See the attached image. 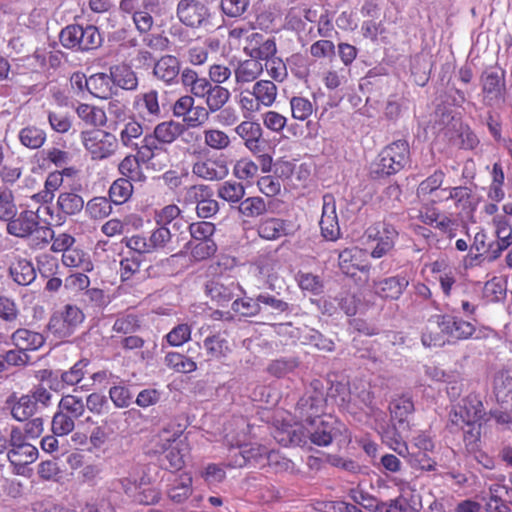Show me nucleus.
<instances>
[{
	"instance_id": "7ed1b4c3",
	"label": "nucleus",
	"mask_w": 512,
	"mask_h": 512,
	"mask_svg": "<svg viewBox=\"0 0 512 512\" xmlns=\"http://www.w3.org/2000/svg\"><path fill=\"white\" fill-rule=\"evenodd\" d=\"M180 425L168 424L153 439L157 447L155 452L165 453V458L172 469L179 470L184 466V459L188 453V446L181 438Z\"/></svg>"
},
{
	"instance_id": "1a4fd4ad",
	"label": "nucleus",
	"mask_w": 512,
	"mask_h": 512,
	"mask_svg": "<svg viewBox=\"0 0 512 512\" xmlns=\"http://www.w3.org/2000/svg\"><path fill=\"white\" fill-rule=\"evenodd\" d=\"M171 241V232L166 226L155 229L150 236L134 235L126 245L139 254L152 253L164 248Z\"/></svg>"
},
{
	"instance_id": "39448f33",
	"label": "nucleus",
	"mask_w": 512,
	"mask_h": 512,
	"mask_svg": "<svg viewBox=\"0 0 512 512\" xmlns=\"http://www.w3.org/2000/svg\"><path fill=\"white\" fill-rule=\"evenodd\" d=\"M365 243L371 246L370 256L379 259L387 255L395 246L398 238L396 228L386 222L379 221L369 226L364 233Z\"/></svg>"
},
{
	"instance_id": "052dcab7",
	"label": "nucleus",
	"mask_w": 512,
	"mask_h": 512,
	"mask_svg": "<svg viewBox=\"0 0 512 512\" xmlns=\"http://www.w3.org/2000/svg\"><path fill=\"white\" fill-rule=\"evenodd\" d=\"M239 212L245 217H258L266 212V203L261 197H249L240 203Z\"/></svg>"
},
{
	"instance_id": "4468645a",
	"label": "nucleus",
	"mask_w": 512,
	"mask_h": 512,
	"mask_svg": "<svg viewBox=\"0 0 512 512\" xmlns=\"http://www.w3.org/2000/svg\"><path fill=\"white\" fill-rule=\"evenodd\" d=\"M426 267L429 268L434 279L439 282L443 294L449 296L456 283V268L450 264V261L446 257H441L426 265Z\"/></svg>"
},
{
	"instance_id": "bb28decb",
	"label": "nucleus",
	"mask_w": 512,
	"mask_h": 512,
	"mask_svg": "<svg viewBox=\"0 0 512 512\" xmlns=\"http://www.w3.org/2000/svg\"><path fill=\"white\" fill-rule=\"evenodd\" d=\"M88 91L97 98L108 99L116 90L111 75L97 73L88 78Z\"/></svg>"
},
{
	"instance_id": "f8f14e48",
	"label": "nucleus",
	"mask_w": 512,
	"mask_h": 512,
	"mask_svg": "<svg viewBox=\"0 0 512 512\" xmlns=\"http://www.w3.org/2000/svg\"><path fill=\"white\" fill-rule=\"evenodd\" d=\"M481 80L485 102L489 105L501 102L505 92L504 73L489 69L482 74Z\"/></svg>"
},
{
	"instance_id": "de8ad7c7",
	"label": "nucleus",
	"mask_w": 512,
	"mask_h": 512,
	"mask_svg": "<svg viewBox=\"0 0 512 512\" xmlns=\"http://www.w3.org/2000/svg\"><path fill=\"white\" fill-rule=\"evenodd\" d=\"M203 139L205 145L213 150H225L231 143L228 134L218 128L205 129Z\"/></svg>"
},
{
	"instance_id": "f704fd0d",
	"label": "nucleus",
	"mask_w": 512,
	"mask_h": 512,
	"mask_svg": "<svg viewBox=\"0 0 512 512\" xmlns=\"http://www.w3.org/2000/svg\"><path fill=\"white\" fill-rule=\"evenodd\" d=\"M184 131V126L176 121H164L156 125L153 130L155 137L162 144L173 143Z\"/></svg>"
},
{
	"instance_id": "6e6552de",
	"label": "nucleus",
	"mask_w": 512,
	"mask_h": 512,
	"mask_svg": "<svg viewBox=\"0 0 512 512\" xmlns=\"http://www.w3.org/2000/svg\"><path fill=\"white\" fill-rule=\"evenodd\" d=\"M84 320V314L75 305H66L64 310L55 313L49 321L50 331L60 338L70 336Z\"/></svg>"
},
{
	"instance_id": "aec40b11",
	"label": "nucleus",
	"mask_w": 512,
	"mask_h": 512,
	"mask_svg": "<svg viewBox=\"0 0 512 512\" xmlns=\"http://www.w3.org/2000/svg\"><path fill=\"white\" fill-rule=\"evenodd\" d=\"M8 221L7 232L21 238L28 237L39 225L37 214L31 210L23 211Z\"/></svg>"
},
{
	"instance_id": "69168bd1",
	"label": "nucleus",
	"mask_w": 512,
	"mask_h": 512,
	"mask_svg": "<svg viewBox=\"0 0 512 512\" xmlns=\"http://www.w3.org/2000/svg\"><path fill=\"white\" fill-rule=\"evenodd\" d=\"M59 408L62 412L66 414L69 413L72 418L81 417L85 411V405L82 399L74 395L64 396L59 403Z\"/></svg>"
},
{
	"instance_id": "c03bdc74",
	"label": "nucleus",
	"mask_w": 512,
	"mask_h": 512,
	"mask_svg": "<svg viewBox=\"0 0 512 512\" xmlns=\"http://www.w3.org/2000/svg\"><path fill=\"white\" fill-rule=\"evenodd\" d=\"M161 144L153 132L146 134L141 141V145L136 148L142 163H147L158 155L161 151Z\"/></svg>"
},
{
	"instance_id": "72a5a7b5",
	"label": "nucleus",
	"mask_w": 512,
	"mask_h": 512,
	"mask_svg": "<svg viewBox=\"0 0 512 512\" xmlns=\"http://www.w3.org/2000/svg\"><path fill=\"white\" fill-rule=\"evenodd\" d=\"M252 93L263 108H269L277 99L278 89L272 81L259 80L253 85Z\"/></svg>"
},
{
	"instance_id": "13d9d810",
	"label": "nucleus",
	"mask_w": 512,
	"mask_h": 512,
	"mask_svg": "<svg viewBox=\"0 0 512 512\" xmlns=\"http://www.w3.org/2000/svg\"><path fill=\"white\" fill-rule=\"evenodd\" d=\"M413 469L421 471H434L436 462L428 456V452H413L408 450V455L403 457Z\"/></svg>"
},
{
	"instance_id": "4be33fe9",
	"label": "nucleus",
	"mask_w": 512,
	"mask_h": 512,
	"mask_svg": "<svg viewBox=\"0 0 512 512\" xmlns=\"http://www.w3.org/2000/svg\"><path fill=\"white\" fill-rule=\"evenodd\" d=\"M236 134L244 141L245 147L253 154L262 151L261 137L262 128L260 124L252 121H242L235 128Z\"/></svg>"
},
{
	"instance_id": "dca6fc26",
	"label": "nucleus",
	"mask_w": 512,
	"mask_h": 512,
	"mask_svg": "<svg viewBox=\"0 0 512 512\" xmlns=\"http://www.w3.org/2000/svg\"><path fill=\"white\" fill-rule=\"evenodd\" d=\"M339 267L346 275H354L357 270L368 271L367 252L359 247L346 248L339 253Z\"/></svg>"
},
{
	"instance_id": "4c0bfd02",
	"label": "nucleus",
	"mask_w": 512,
	"mask_h": 512,
	"mask_svg": "<svg viewBox=\"0 0 512 512\" xmlns=\"http://www.w3.org/2000/svg\"><path fill=\"white\" fill-rule=\"evenodd\" d=\"M18 139L23 146L29 149H38L45 143L46 133L34 125H29L19 131Z\"/></svg>"
},
{
	"instance_id": "5701e85b",
	"label": "nucleus",
	"mask_w": 512,
	"mask_h": 512,
	"mask_svg": "<svg viewBox=\"0 0 512 512\" xmlns=\"http://www.w3.org/2000/svg\"><path fill=\"white\" fill-rule=\"evenodd\" d=\"M11 341L20 350L34 351L43 346L45 338L41 333L20 328L11 335Z\"/></svg>"
},
{
	"instance_id": "864d4df0",
	"label": "nucleus",
	"mask_w": 512,
	"mask_h": 512,
	"mask_svg": "<svg viewBox=\"0 0 512 512\" xmlns=\"http://www.w3.org/2000/svg\"><path fill=\"white\" fill-rule=\"evenodd\" d=\"M133 192V186L130 180L119 178L113 182L109 189V197L115 204H123L126 202Z\"/></svg>"
},
{
	"instance_id": "b1692460",
	"label": "nucleus",
	"mask_w": 512,
	"mask_h": 512,
	"mask_svg": "<svg viewBox=\"0 0 512 512\" xmlns=\"http://www.w3.org/2000/svg\"><path fill=\"white\" fill-rule=\"evenodd\" d=\"M408 430L400 428L399 425L394 423L392 429L384 430L381 433L382 441L399 456H407L409 447L404 439L408 438L405 435V432Z\"/></svg>"
},
{
	"instance_id": "0eeeda50",
	"label": "nucleus",
	"mask_w": 512,
	"mask_h": 512,
	"mask_svg": "<svg viewBox=\"0 0 512 512\" xmlns=\"http://www.w3.org/2000/svg\"><path fill=\"white\" fill-rule=\"evenodd\" d=\"M225 443L229 446L230 451L234 452L229 456L231 467H243L247 463L265 465V457L268 453L267 447L257 443L242 444L238 437L234 439L230 438L229 435H226Z\"/></svg>"
},
{
	"instance_id": "2f4dec72",
	"label": "nucleus",
	"mask_w": 512,
	"mask_h": 512,
	"mask_svg": "<svg viewBox=\"0 0 512 512\" xmlns=\"http://www.w3.org/2000/svg\"><path fill=\"white\" fill-rule=\"evenodd\" d=\"M62 262L67 267L77 268L83 272H91L94 269L90 254L78 248L65 251L62 254Z\"/></svg>"
},
{
	"instance_id": "49530a36",
	"label": "nucleus",
	"mask_w": 512,
	"mask_h": 512,
	"mask_svg": "<svg viewBox=\"0 0 512 512\" xmlns=\"http://www.w3.org/2000/svg\"><path fill=\"white\" fill-rule=\"evenodd\" d=\"M230 92L220 85H212L205 99L210 112L219 111L230 99Z\"/></svg>"
},
{
	"instance_id": "f03ea898",
	"label": "nucleus",
	"mask_w": 512,
	"mask_h": 512,
	"mask_svg": "<svg viewBox=\"0 0 512 512\" xmlns=\"http://www.w3.org/2000/svg\"><path fill=\"white\" fill-rule=\"evenodd\" d=\"M483 416L484 408L481 397L472 393L452 406L447 428L452 433L461 431L466 446L473 450L480 440L481 425L479 421Z\"/></svg>"
},
{
	"instance_id": "0e129e2a",
	"label": "nucleus",
	"mask_w": 512,
	"mask_h": 512,
	"mask_svg": "<svg viewBox=\"0 0 512 512\" xmlns=\"http://www.w3.org/2000/svg\"><path fill=\"white\" fill-rule=\"evenodd\" d=\"M298 367V361L294 358H282L271 362L267 371L278 378L292 373Z\"/></svg>"
},
{
	"instance_id": "f3484780",
	"label": "nucleus",
	"mask_w": 512,
	"mask_h": 512,
	"mask_svg": "<svg viewBox=\"0 0 512 512\" xmlns=\"http://www.w3.org/2000/svg\"><path fill=\"white\" fill-rule=\"evenodd\" d=\"M192 172L202 179L214 181L225 178L229 170L226 162L220 158H202L193 164Z\"/></svg>"
},
{
	"instance_id": "a18cd8bd",
	"label": "nucleus",
	"mask_w": 512,
	"mask_h": 512,
	"mask_svg": "<svg viewBox=\"0 0 512 512\" xmlns=\"http://www.w3.org/2000/svg\"><path fill=\"white\" fill-rule=\"evenodd\" d=\"M140 163H142L139 154L127 155L118 166L119 172L132 181H140L143 178Z\"/></svg>"
},
{
	"instance_id": "79ce46f5",
	"label": "nucleus",
	"mask_w": 512,
	"mask_h": 512,
	"mask_svg": "<svg viewBox=\"0 0 512 512\" xmlns=\"http://www.w3.org/2000/svg\"><path fill=\"white\" fill-rule=\"evenodd\" d=\"M88 363V360L81 359L77 361L69 370L61 372V384H58L55 389L78 384L84 378L86 373L85 368L88 366Z\"/></svg>"
},
{
	"instance_id": "5fc2aeb1",
	"label": "nucleus",
	"mask_w": 512,
	"mask_h": 512,
	"mask_svg": "<svg viewBox=\"0 0 512 512\" xmlns=\"http://www.w3.org/2000/svg\"><path fill=\"white\" fill-rule=\"evenodd\" d=\"M493 391L498 402H508L512 395V377L505 373H498L494 377Z\"/></svg>"
},
{
	"instance_id": "bf43d9fd",
	"label": "nucleus",
	"mask_w": 512,
	"mask_h": 512,
	"mask_svg": "<svg viewBox=\"0 0 512 512\" xmlns=\"http://www.w3.org/2000/svg\"><path fill=\"white\" fill-rule=\"evenodd\" d=\"M217 194L227 202L236 203L244 197L245 189L240 183L226 181L219 186Z\"/></svg>"
},
{
	"instance_id": "774afa93",
	"label": "nucleus",
	"mask_w": 512,
	"mask_h": 512,
	"mask_svg": "<svg viewBox=\"0 0 512 512\" xmlns=\"http://www.w3.org/2000/svg\"><path fill=\"white\" fill-rule=\"evenodd\" d=\"M377 510L380 512H419L410 501H405L399 497L381 502L377 506Z\"/></svg>"
},
{
	"instance_id": "3c124183",
	"label": "nucleus",
	"mask_w": 512,
	"mask_h": 512,
	"mask_svg": "<svg viewBox=\"0 0 512 512\" xmlns=\"http://www.w3.org/2000/svg\"><path fill=\"white\" fill-rule=\"evenodd\" d=\"M70 168H65L63 171L51 172L47 175L43 194L40 196L44 200H53L55 192L62 186L64 181V175H70Z\"/></svg>"
},
{
	"instance_id": "f257e3e1",
	"label": "nucleus",
	"mask_w": 512,
	"mask_h": 512,
	"mask_svg": "<svg viewBox=\"0 0 512 512\" xmlns=\"http://www.w3.org/2000/svg\"><path fill=\"white\" fill-rule=\"evenodd\" d=\"M309 406L306 419L303 423L285 425L274 433V438L283 446L305 445L308 440L318 446H328L336 436L338 429L337 421L332 416L320 417L317 414L323 411L324 399L317 395L308 399H302L300 407L302 410Z\"/></svg>"
},
{
	"instance_id": "c756f323",
	"label": "nucleus",
	"mask_w": 512,
	"mask_h": 512,
	"mask_svg": "<svg viewBox=\"0 0 512 512\" xmlns=\"http://www.w3.org/2000/svg\"><path fill=\"white\" fill-rule=\"evenodd\" d=\"M9 274L14 282L19 285H29L36 278L33 264L27 259H17L10 265Z\"/></svg>"
},
{
	"instance_id": "423d86ee",
	"label": "nucleus",
	"mask_w": 512,
	"mask_h": 512,
	"mask_svg": "<svg viewBox=\"0 0 512 512\" xmlns=\"http://www.w3.org/2000/svg\"><path fill=\"white\" fill-rule=\"evenodd\" d=\"M409 160V145L405 140H398L386 146L374 164L373 172L389 176L399 172Z\"/></svg>"
},
{
	"instance_id": "a19ab883",
	"label": "nucleus",
	"mask_w": 512,
	"mask_h": 512,
	"mask_svg": "<svg viewBox=\"0 0 512 512\" xmlns=\"http://www.w3.org/2000/svg\"><path fill=\"white\" fill-rule=\"evenodd\" d=\"M258 234L261 238L274 240L286 234L285 222L277 218H269L258 226Z\"/></svg>"
},
{
	"instance_id": "412c9836",
	"label": "nucleus",
	"mask_w": 512,
	"mask_h": 512,
	"mask_svg": "<svg viewBox=\"0 0 512 512\" xmlns=\"http://www.w3.org/2000/svg\"><path fill=\"white\" fill-rule=\"evenodd\" d=\"M445 315L432 316L426 323L422 332V343L426 347L442 346L445 343L444 336L446 334Z\"/></svg>"
},
{
	"instance_id": "a878e982",
	"label": "nucleus",
	"mask_w": 512,
	"mask_h": 512,
	"mask_svg": "<svg viewBox=\"0 0 512 512\" xmlns=\"http://www.w3.org/2000/svg\"><path fill=\"white\" fill-rule=\"evenodd\" d=\"M110 75L114 84L124 90L133 91L138 87L136 73L128 65L121 64L111 67Z\"/></svg>"
},
{
	"instance_id": "37998d69",
	"label": "nucleus",
	"mask_w": 512,
	"mask_h": 512,
	"mask_svg": "<svg viewBox=\"0 0 512 512\" xmlns=\"http://www.w3.org/2000/svg\"><path fill=\"white\" fill-rule=\"evenodd\" d=\"M243 49L245 54L252 59L257 61L264 60L265 62L268 61V59L274 58L277 51L275 41L272 39L262 40L257 46H244Z\"/></svg>"
},
{
	"instance_id": "2eb2a0df",
	"label": "nucleus",
	"mask_w": 512,
	"mask_h": 512,
	"mask_svg": "<svg viewBox=\"0 0 512 512\" xmlns=\"http://www.w3.org/2000/svg\"><path fill=\"white\" fill-rule=\"evenodd\" d=\"M409 285V277L406 273H400L377 282H374L375 293L383 299L397 300L401 297Z\"/></svg>"
},
{
	"instance_id": "58836bf2",
	"label": "nucleus",
	"mask_w": 512,
	"mask_h": 512,
	"mask_svg": "<svg viewBox=\"0 0 512 512\" xmlns=\"http://www.w3.org/2000/svg\"><path fill=\"white\" fill-rule=\"evenodd\" d=\"M135 103L143 118L147 116L158 117L160 114L158 93L155 90L137 96Z\"/></svg>"
},
{
	"instance_id": "8fccbe9b",
	"label": "nucleus",
	"mask_w": 512,
	"mask_h": 512,
	"mask_svg": "<svg viewBox=\"0 0 512 512\" xmlns=\"http://www.w3.org/2000/svg\"><path fill=\"white\" fill-rule=\"evenodd\" d=\"M86 213L92 219L98 220L108 217L112 212L110 200L106 197H94L85 206Z\"/></svg>"
},
{
	"instance_id": "c85d7f7f",
	"label": "nucleus",
	"mask_w": 512,
	"mask_h": 512,
	"mask_svg": "<svg viewBox=\"0 0 512 512\" xmlns=\"http://www.w3.org/2000/svg\"><path fill=\"white\" fill-rule=\"evenodd\" d=\"M504 479L501 475L497 478V483L489 486L488 498H483L486 512H510L509 505L502 499V491L505 489Z\"/></svg>"
},
{
	"instance_id": "20e7f679",
	"label": "nucleus",
	"mask_w": 512,
	"mask_h": 512,
	"mask_svg": "<svg viewBox=\"0 0 512 512\" xmlns=\"http://www.w3.org/2000/svg\"><path fill=\"white\" fill-rule=\"evenodd\" d=\"M81 143L92 160L101 161L112 157L118 150V139L103 129H90L80 134Z\"/></svg>"
},
{
	"instance_id": "a211bd4d",
	"label": "nucleus",
	"mask_w": 512,
	"mask_h": 512,
	"mask_svg": "<svg viewBox=\"0 0 512 512\" xmlns=\"http://www.w3.org/2000/svg\"><path fill=\"white\" fill-rule=\"evenodd\" d=\"M84 206L85 202L81 195L69 191L61 192L56 201L59 213L56 215L55 224H62L67 216L78 215Z\"/></svg>"
},
{
	"instance_id": "393cba45",
	"label": "nucleus",
	"mask_w": 512,
	"mask_h": 512,
	"mask_svg": "<svg viewBox=\"0 0 512 512\" xmlns=\"http://www.w3.org/2000/svg\"><path fill=\"white\" fill-rule=\"evenodd\" d=\"M263 72V65L255 59L239 62L234 70L235 81L237 85H243L255 81Z\"/></svg>"
},
{
	"instance_id": "e433bc0d",
	"label": "nucleus",
	"mask_w": 512,
	"mask_h": 512,
	"mask_svg": "<svg viewBox=\"0 0 512 512\" xmlns=\"http://www.w3.org/2000/svg\"><path fill=\"white\" fill-rule=\"evenodd\" d=\"M446 320V334L453 339H467L472 336L474 326L467 321L458 319L453 316L445 315Z\"/></svg>"
},
{
	"instance_id": "c9c22d12",
	"label": "nucleus",
	"mask_w": 512,
	"mask_h": 512,
	"mask_svg": "<svg viewBox=\"0 0 512 512\" xmlns=\"http://www.w3.org/2000/svg\"><path fill=\"white\" fill-rule=\"evenodd\" d=\"M143 134L142 125L135 119L126 122L119 132L120 143L127 148L136 150L138 148V140Z\"/></svg>"
},
{
	"instance_id": "603ef678",
	"label": "nucleus",
	"mask_w": 512,
	"mask_h": 512,
	"mask_svg": "<svg viewBox=\"0 0 512 512\" xmlns=\"http://www.w3.org/2000/svg\"><path fill=\"white\" fill-rule=\"evenodd\" d=\"M490 224L493 228V235L497 240L504 243H512V222L506 215H497L495 218H491Z\"/></svg>"
},
{
	"instance_id": "4d7b16f0",
	"label": "nucleus",
	"mask_w": 512,
	"mask_h": 512,
	"mask_svg": "<svg viewBox=\"0 0 512 512\" xmlns=\"http://www.w3.org/2000/svg\"><path fill=\"white\" fill-rule=\"evenodd\" d=\"M37 409L28 394L22 395L11 406V414L17 421H25L31 417Z\"/></svg>"
},
{
	"instance_id": "cd10ccee",
	"label": "nucleus",
	"mask_w": 512,
	"mask_h": 512,
	"mask_svg": "<svg viewBox=\"0 0 512 512\" xmlns=\"http://www.w3.org/2000/svg\"><path fill=\"white\" fill-rule=\"evenodd\" d=\"M414 410L413 402L408 397H399L390 404V413L393 424L400 428L409 429L408 418Z\"/></svg>"
},
{
	"instance_id": "680f3d73",
	"label": "nucleus",
	"mask_w": 512,
	"mask_h": 512,
	"mask_svg": "<svg viewBox=\"0 0 512 512\" xmlns=\"http://www.w3.org/2000/svg\"><path fill=\"white\" fill-rule=\"evenodd\" d=\"M16 215V205L10 189L0 186V219L8 221Z\"/></svg>"
},
{
	"instance_id": "6e6d98bb",
	"label": "nucleus",
	"mask_w": 512,
	"mask_h": 512,
	"mask_svg": "<svg viewBox=\"0 0 512 512\" xmlns=\"http://www.w3.org/2000/svg\"><path fill=\"white\" fill-rule=\"evenodd\" d=\"M166 365L181 373H190L196 369V363L190 358L177 352H170L165 356Z\"/></svg>"
},
{
	"instance_id": "9d476101",
	"label": "nucleus",
	"mask_w": 512,
	"mask_h": 512,
	"mask_svg": "<svg viewBox=\"0 0 512 512\" xmlns=\"http://www.w3.org/2000/svg\"><path fill=\"white\" fill-rule=\"evenodd\" d=\"M409 217L412 220H419L423 224L431 226L441 233L447 234L449 237L454 236L453 220L432 205H424L420 209H411L409 211Z\"/></svg>"
},
{
	"instance_id": "ea45409f",
	"label": "nucleus",
	"mask_w": 512,
	"mask_h": 512,
	"mask_svg": "<svg viewBox=\"0 0 512 512\" xmlns=\"http://www.w3.org/2000/svg\"><path fill=\"white\" fill-rule=\"evenodd\" d=\"M192 492V476L188 473L181 474L175 479L171 489L169 490V497L181 503L186 500Z\"/></svg>"
},
{
	"instance_id": "09e8293b",
	"label": "nucleus",
	"mask_w": 512,
	"mask_h": 512,
	"mask_svg": "<svg viewBox=\"0 0 512 512\" xmlns=\"http://www.w3.org/2000/svg\"><path fill=\"white\" fill-rule=\"evenodd\" d=\"M78 42L80 51H88L99 47L102 42V38L95 26H80Z\"/></svg>"
},
{
	"instance_id": "338daca9",
	"label": "nucleus",
	"mask_w": 512,
	"mask_h": 512,
	"mask_svg": "<svg viewBox=\"0 0 512 512\" xmlns=\"http://www.w3.org/2000/svg\"><path fill=\"white\" fill-rule=\"evenodd\" d=\"M445 178L444 172L441 170L435 171L431 176L423 180L417 189L419 196L432 195L443 184Z\"/></svg>"
},
{
	"instance_id": "7c9ffc66",
	"label": "nucleus",
	"mask_w": 512,
	"mask_h": 512,
	"mask_svg": "<svg viewBox=\"0 0 512 512\" xmlns=\"http://www.w3.org/2000/svg\"><path fill=\"white\" fill-rule=\"evenodd\" d=\"M180 64L175 56L166 55L154 66V75L167 84L172 83L179 75Z\"/></svg>"
},
{
	"instance_id": "9b49d317",
	"label": "nucleus",
	"mask_w": 512,
	"mask_h": 512,
	"mask_svg": "<svg viewBox=\"0 0 512 512\" xmlns=\"http://www.w3.org/2000/svg\"><path fill=\"white\" fill-rule=\"evenodd\" d=\"M320 228L323 237L330 241H335L340 237V225L336 212L335 198L331 194L323 196L322 215Z\"/></svg>"
},
{
	"instance_id": "ddd939ff",
	"label": "nucleus",
	"mask_w": 512,
	"mask_h": 512,
	"mask_svg": "<svg viewBox=\"0 0 512 512\" xmlns=\"http://www.w3.org/2000/svg\"><path fill=\"white\" fill-rule=\"evenodd\" d=\"M177 16L186 26L200 27L208 16V9L197 0H181L177 6Z\"/></svg>"
},
{
	"instance_id": "6ab92c4d",
	"label": "nucleus",
	"mask_w": 512,
	"mask_h": 512,
	"mask_svg": "<svg viewBox=\"0 0 512 512\" xmlns=\"http://www.w3.org/2000/svg\"><path fill=\"white\" fill-rule=\"evenodd\" d=\"M241 290L240 285L233 280L227 283L221 279H213L206 284L207 295L220 306H225Z\"/></svg>"
},
{
	"instance_id": "473e14b6",
	"label": "nucleus",
	"mask_w": 512,
	"mask_h": 512,
	"mask_svg": "<svg viewBox=\"0 0 512 512\" xmlns=\"http://www.w3.org/2000/svg\"><path fill=\"white\" fill-rule=\"evenodd\" d=\"M76 114L90 126L103 127L107 123L105 110L94 105L82 103L76 108Z\"/></svg>"
},
{
	"instance_id": "e2e57ef3",
	"label": "nucleus",
	"mask_w": 512,
	"mask_h": 512,
	"mask_svg": "<svg viewBox=\"0 0 512 512\" xmlns=\"http://www.w3.org/2000/svg\"><path fill=\"white\" fill-rule=\"evenodd\" d=\"M204 348L212 358H221L226 356L229 351L228 342L220 335H213L204 340Z\"/></svg>"
}]
</instances>
